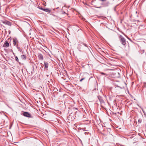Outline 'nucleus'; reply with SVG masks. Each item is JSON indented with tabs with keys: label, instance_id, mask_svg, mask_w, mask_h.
Instances as JSON below:
<instances>
[{
	"label": "nucleus",
	"instance_id": "nucleus-1",
	"mask_svg": "<svg viewBox=\"0 0 146 146\" xmlns=\"http://www.w3.org/2000/svg\"><path fill=\"white\" fill-rule=\"evenodd\" d=\"M119 39L120 42L124 46L126 44V40L122 36L120 35L119 36Z\"/></svg>",
	"mask_w": 146,
	"mask_h": 146
},
{
	"label": "nucleus",
	"instance_id": "nucleus-2",
	"mask_svg": "<svg viewBox=\"0 0 146 146\" xmlns=\"http://www.w3.org/2000/svg\"><path fill=\"white\" fill-rule=\"evenodd\" d=\"M13 41L14 45L16 46L18 48V41L17 39L16 38H14L13 39Z\"/></svg>",
	"mask_w": 146,
	"mask_h": 146
},
{
	"label": "nucleus",
	"instance_id": "nucleus-3",
	"mask_svg": "<svg viewBox=\"0 0 146 146\" xmlns=\"http://www.w3.org/2000/svg\"><path fill=\"white\" fill-rule=\"evenodd\" d=\"M23 115L25 117H31V115L29 114L28 112H25L23 113Z\"/></svg>",
	"mask_w": 146,
	"mask_h": 146
},
{
	"label": "nucleus",
	"instance_id": "nucleus-4",
	"mask_svg": "<svg viewBox=\"0 0 146 146\" xmlns=\"http://www.w3.org/2000/svg\"><path fill=\"white\" fill-rule=\"evenodd\" d=\"M9 44L8 42L7 41H6L4 44L3 46L4 47H9Z\"/></svg>",
	"mask_w": 146,
	"mask_h": 146
},
{
	"label": "nucleus",
	"instance_id": "nucleus-5",
	"mask_svg": "<svg viewBox=\"0 0 146 146\" xmlns=\"http://www.w3.org/2000/svg\"><path fill=\"white\" fill-rule=\"evenodd\" d=\"M48 63L46 62H44V69H46V70H47V68L48 67Z\"/></svg>",
	"mask_w": 146,
	"mask_h": 146
},
{
	"label": "nucleus",
	"instance_id": "nucleus-6",
	"mask_svg": "<svg viewBox=\"0 0 146 146\" xmlns=\"http://www.w3.org/2000/svg\"><path fill=\"white\" fill-rule=\"evenodd\" d=\"M3 23L4 24H6L9 25H11V23L8 21H5L3 22Z\"/></svg>",
	"mask_w": 146,
	"mask_h": 146
},
{
	"label": "nucleus",
	"instance_id": "nucleus-7",
	"mask_svg": "<svg viewBox=\"0 0 146 146\" xmlns=\"http://www.w3.org/2000/svg\"><path fill=\"white\" fill-rule=\"evenodd\" d=\"M109 2H108L102 4V5H103L104 7H106L108 6L109 5Z\"/></svg>",
	"mask_w": 146,
	"mask_h": 146
},
{
	"label": "nucleus",
	"instance_id": "nucleus-8",
	"mask_svg": "<svg viewBox=\"0 0 146 146\" xmlns=\"http://www.w3.org/2000/svg\"><path fill=\"white\" fill-rule=\"evenodd\" d=\"M21 58L23 60H25L26 59V56L25 55H22L21 56Z\"/></svg>",
	"mask_w": 146,
	"mask_h": 146
},
{
	"label": "nucleus",
	"instance_id": "nucleus-9",
	"mask_svg": "<svg viewBox=\"0 0 146 146\" xmlns=\"http://www.w3.org/2000/svg\"><path fill=\"white\" fill-rule=\"evenodd\" d=\"M38 57L41 60H42L43 59V56L42 54H39L38 55Z\"/></svg>",
	"mask_w": 146,
	"mask_h": 146
},
{
	"label": "nucleus",
	"instance_id": "nucleus-10",
	"mask_svg": "<svg viewBox=\"0 0 146 146\" xmlns=\"http://www.w3.org/2000/svg\"><path fill=\"white\" fill-rule=\"evenodd\" d=\"M44 11L48 13H49L50 11L48 8L44 9Z\"/></svg>",
	"mask_w": 146,
	"mask_h": 146
},
{
	"label": "nucleus",
	"instance_id": "nucleus-11",
	"mask_svg": "<svg viewBox=\"0 0 146 146\" xmlns=\"http://www.w3.org/2000/svg\"><path fill=\"white\" fill-rule=\"evenodd\" d=\"M100 73L103 75H106L107 76H108L109 75L108 74H106L102 72H101Z\"/></svg>",
	"mask_w": 146,
	"mask_h": 146
},
{
	"label": "nucleus",
	"instance_id": "nucleus-12",
	"mask_svg": "<svg viewBox=\"0 0 146 146\" xmlns=\"http://www.w3.org/2000/svg\"><path fill=\"white\" fill-rule=\"evenodd\" d=\"M15 59L16 61H17L18 62H19V59L17 56H15Z\"/></svg>",
	"mask_w": 146,
	"mask_h": 146
},
{
	"label": "nucleus",
	"instance_id": "nucleus-13",
	"mask_svg": "<svg viewBox=\"0 0 146 146\" xmlns=\"http://www.w3.org/2000/svg\"><path fill=\"white\" fill-rule=\"evenodd\" d=\"M138 121L139 123H141L142 121V120L140 119H139Z\"/></svg>",
	"mask_w": 146,
	"mask_h": 146
},
{
	"label": "nucleus",
	"instance_id": "nucleus-14",
	"mask_svg": "<svg viewBox=\"0 0 146 146\" xmlns=\"http://www.w3.org/2000/svg\"><path fill=\"white\" fill-rule=\"evenodd\" d=\"M85 79V78H82V79H81L80 80V82H82L83 80H84V79Z\"/></svg>",
	"mask_w": 146,
	"mask_h": 146
},
{
	"label": "nucleus",
	"instance_id": "nucleus-15",
	"mask_svg": "<svg viewBox=\"0 0 146 146\" xmlns=\"http://www.w3.org/2000/svg\"><path fill=\"white\" fill-rule=\"evenodd\" d=\"M100 1H101L102 2H104V1H106V0H99Z\"/></svg>",
	"mask_w": 146,
	"mask_h": 146
},
{
	"label": "nucleus",
	"instance_id": "nucleus-16",
	"mask_svg": "<svg viewBox=\"0 0 146 146\" xmlns=\"http://www.w3.org/2000/svg\"><path fill=\"white\" fill-rule=\"evenodd\" d=\"M44 9H43V8H42V10H43V11H44Z\"/></svg>",
	"mask_w": 146,
	"mask_h": 146
},
{
	"label": "nucleus",
	"instance_id": "nucleus-17",
	"mask_svg": "<svg viewBox=\"0 0 146 146\" xmlns=\"http://www.w3.org/2000/svg\"><path fill=\"white\" fill-rule=\"evenodd\" d=\"M39 9H40L41 10H42V8L41 7L40 8H39Z\"/></svg>",
	"mask_w": 146,
	"mask_h": 146
},
{
	"label": "nucleus",
	"instance_id": "nucleus-18",
	"mask_svg": "<svg viewBox=\"0 0 146 146\" xmlns=\"http://www.w3.org/2000/svg\"><path fill=\"white\" fill-rule=\"evenodd\" d=\"M97 7L98 8H101V7Z\"/></svg>",
	"mask_w": 146,
	"mask_h": 146
},
{
	"label": "nucleus",
	"instance_id": "nucleus-19",
	"mask_svg": "<svg viewBox=\"0 0 146 146\" xmlns=\"http://www.w3.org/2000/svg\"><path fill=\"white\" fill-rule=\"evenodd\" d=\"M135 13L136 14H137V11H136L135 12Z\"/></svg>",
	"mask_w": 146,
	"mask_h": 146
},
{
	"label": "nucleus",
	"instance_id": "nucleus-20",
	"mask_svg": "<svg viewBox=\"0 0 146 146\" xmlns=\"http://www.w3.org/2000/svg\"><path fill=\"white\" fill-rule=\"evenodd\" d=\"M84 45H85V46H86L85 44H84Z\"/></svg>",
	"mask_w": 146,
	"mask_h": 146
}]
</instances>
